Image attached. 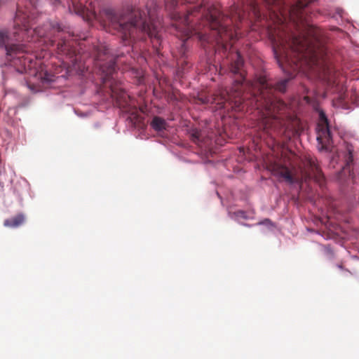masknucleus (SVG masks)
<instances>
[{
    "label": "nucleus",
    "mask_w": 359,
    "mask_h": 359,
    "mask_svg": "<svg viewBox=\"0 0 359 359\" xmlns=\"http://www.w3.org/2000/svg\"><path fill=\"white\" fill-rule=\"evenodd\" d=\"M316 172V175H315V180H320V170H319L318 167H315V171Z\"/></svg>",
    "instance_id": "16"
},
{
    "label": "nucleus",
    "mask_w": 359,
    "mask_h": 359,
    "mask_svg": "<svg viewBox=\"0 0 359 359\" xmlns=\"http://www.w3.org/2000/svg\"><path fill=\"white\" fill-rule=\"evenodd\" d=\"M347 150L348 151V157L346 159V161H347V163H348L349 162H351L353 161V156H352L353 149L350 147H348Z\"/></svg>",
    "instance_id": "15"
},
{
    "label": "nucleus",
    "mask_w": 359,
    "mask_h": 359,
    "mask_svg": "<svg viewBox=\"0 0 359 359\" xmlns=\"http://www.w3.org/2000/svg\"><path fill=\"white\" fill-rule=\"evenodd\" d=\"M25 221V216L22 213H19L14 217L6 219L4 222V225L8 228H18L24 224Z\"/></svg>",
    "instance_id": "8"
},
{
    "label": "nucleus",
    "mask_w": 359,
    "mask_h": 359,
    "mask_svg": "<svg viewBox=\"0 0 359 359\" xmlns=\"http://www.w3.org/2000/svg\"><path fill=\"white\" fill-rule=\"evenodd\" d=\"M158 130H160L161 128H164L165 122L163 119L158 118Z\"/></svg>",
    "instance_id": "17"
},
{
    "label": "nucleus",
    "mask_w": 359,
    "mask_h": 359,
    "mask_svg": "<svg viewBox=\"0 0 359 359\" xmlns=\"http://www.w3.org/2000/svg\"><path fill=\"white\" fill-rule=\"evenodd\" d=\"M150 126L154 130V131H157V116H154L153 118Z\"/></svg>",
    "instance_id": "14"
},
{
    "label": "nucleus",
    "mask_w": 359,
    "mask_h": 359,
    "mask_svg": "<svg viewBox=\"0 0 359 359\" xmlns=\"http://www.w3.org/2000/svg\"><path fill=\"white\" fill-rule=\"evenodd\" d=\"M301 182V184H299V187L302 188L303 187V184H302V182L303 181H299Z\"/></svg>",
    "instance_id": "22"
},
{
    "label": "nucleus",
    "mask_w": 359,
    "mask_h": 359,
    "mask_svg": "<svg viewBox=\"0 0 359 359\" xmlns=\"http://www.w3.org/2000/svg\"><path fill=\"white\" fill-rule=\"evenodd\" d=\"M183 22H184L186 25H189V16L187 15L184 19L183 20Z\"/></svg>",
    "instance_id": "18"
},
{
    "label": "nucleus",
    "mask_w": 359,
    "mask_h": 359,
    "mask_svg": "<svg viewBox=\"0 0 359 359\" xmlns=\"http://www.w3.org/2000/svg\"><path fill=\"white\" fill-rule=\"evenodd\" d=\"M243 83L241 81H236L230 91H226L222 94L221 103L229 102H233L236 107L239 106L247 98V95L243 94Z\"/></svg>",
    "instance_id": "4"
},
{
    "label": "nucleus",
    "mask_w": 359,
    "mask_h": 359,
    "mask_svg": "<svg viewBox=\"0 0 359 359\" xmlns=\"http://www.w3.org/2000/svg\"><path fill=\"white\" fill-rule=\"evenodd\" d=\"M13 40L8 35V32L4 30L0 31V47L5 48L7 55H12L14 53L25 51V47L22 45L13 44Z\"/></svg>",
    "instance_id": "6"
},
{
    "label": "nucleus",
    "mask_w": 359,
    "mask_h": 359,
    "mask_svg": "<svg viewBox=\"0 0 359 359\" xmlns=\"http://www.w3.org/2000/svg\"><path fill=\"white\" fill-rule=\"evenodd\" d=\"M287 80L284 79L276 83L275 88L280 92H284L286 88Z\"/></svg>",
    "instance_id": "12"
},
{
    "label": "nucleus",
    "mask_w": 359,
    "mask_h": 359,
    "mask_svg": "<svg viewBox=\"0 0 359 359\" xmlns=\"http://www.w3.org/2000/svg\"><path fill=\"white\" fill-rule=\"evenodd\" d=\"M318 40V30L314 28L309 29L308 36L294 38L292 41V48L299 53L302 57H310L311 62L317 61L318 54L314 42Z\"/></svg>",
    "instance_id": "2"
},
{
    "label": "nucleus",
    "mask_w": 359,
    "mask_h": 359,
    "mask_svg": "<svg viewBox=\"0 0 359 359\" xmlns=\"http://www.w3.org/2000/svg\"><path fill=\"white\" fill-rule=\"evenodd\" d=\"M233 215L237 218H243V219H247L248 218V217L247 216L246 212L245 211H243V210L236 211V212H234Z\"/></svg>",
    "instance_id": "13"
},
{
    "label": "nucleus",
    "mask_w": 359,
    "mask_h": 359,
    "mask_svg": "<svg viewBox=\"0 0 359 359\" xmlns=\"http://www.w3.org/2000/svg\"><path fill=\"white\" fill-rule=\"evenodd\" d=\"M337 266L341 269H343V266L342 264H338Z\"/></svg>",
    "instance_id": "19"
},
{
    "label": "nucleus",
    "mask_w": 359,
    "mask_h": 359,
    "mask_svg": "<svg viewBox=\"0 0 359 359\" xmlns=\"http://www.w3.org/2000/svg\"><path fill=\"white\" fill-rule=\"evenodd\" d=\"M100 68L102 73L104 74V79L107 81L109 79V76L115 71V62L110 61L108 67H105L104 65H100Z\"/></svg>",
    "instance_id": "11"
},
{
    "label": "nucleus",
    "mask_w": 359,
    "mask_h": 359,
    "mask_svg": "<svg viewBox=\"0 0 359 359\" xmlns=\"http://www.w3.org/2000/svg\"><path fill=\"white\" fill-rule=\"evenodd\" d=\"M270 222V220L269 219H265L264 223L265 222Z\"/></svg>",
    "instance_id": "24"
},
{
    "label": "nucleus",
    "mask_w": 359,
    "mask_h": 359,
    "mask_svg": "<svg viewBox=\"0 0 359 359\" xmlns=\"http://www.w3.org/2000/svg\"><path fill=\"white\" fill-rule=\"evenodd\" d=\"M194 136L196 138H198V133H196V134H194Z\"/></svg>",
    "instance_id": "20"
},
{
    "label": "nucleus",
    "mask_w": 359,
    "mask_h": 359,
    "mask_svg": "<svg viewBox=\"0 0 359 359\" xmlns=\"http://www.w3.org/2000/svg\"><path fill=\"white\" fill-rule=\"evenodd\" d=\"M128 119L132 122L133 127L142 130L141 133L147 130V127H145L144 123H142L141 118L138 116L136 111L132 112Z\"/></svg>",
    "instance_id": "10"
},
{
    "label": "nucleus",
    "mask_w": 359,
    "mask_h": 359,
    "mask_svg": "<svg viewBox=\"0 0 359 359\" xmlns=\"http://www.w3.org/2000/svg\"><path fill=\"white\" fill-rule=\"evenodd\" d=\"M141 138L144 139V138H147V137L144 134H142V135L141 136Z\"/></svg>",
    "instance_id": "21"
},
{
    "label": "nucleus",
    "mask_w": 359,
    "mask_h": 359,
    "mask_svg": "<svg viewBox=\"0 0 359 359\" xmlns=\"http://www.w3.org/2000/svg\"><path fill=\"white\" fill-rule=\"evenodd\" d=\"M271 87L272 84L265 76L259 77L252 87L255 104L264 129L276 127L278 118L275 112L281 110L285 106L283 102L275 100L270 96L269 91Z\"/></svg>",
    "instance_id": "1"
},
{
    "label": "nucleus",
    "mask_w": 359,
    "mask_h": 359,
    "mask_svg": "<svg viewBox=\"0 0 359 359\" xmlns=\"http://www.w3.org/2000/svg\"><path fill=\"white\" fill-rule=\"evenodd\" d=\"M268 169L274 176L281 177L285 180H292L290 170L278 163H271L268 166Z\"/></svg>",
    "instance_id": "7"
},
{
    "label": "nucleus",
    "mask_w": 359,
    "mask_h": 359,
    "mask_svg": "<svg viewBox=\"0 0 359 359\" xmlns=\"http://www.w3.org/2000/svg\"><path fill=\"white\" fill-rule=\"evenodd\" d=\"M115 26L116 28H118L119 31L122 32L124 40L130 38L135 29L139 28L142 31H147L148 27L141 19H137L136 18L126 23L120 22L115 25Z\"/></svg>",
    "instance_id": "5"
},
{
    "label": "nucleus",
    "mask_w": 359,
    "mask_h": 359,
    "mask_svg": "<svg viewBox=\"0 0 359 359\" xmlns=\"http://www.w3.org/2000/svg\"><path fill=\"white\" fill-rule=\"evenodd\" d=\"M319 123L317 126L318 148L320 151H329L332 148V138L325 114L320 111Z\"/></svg>",
    "instance_id": "3"
},
{
    "label": "nucleus",
    "mask_w": 359,
    "mask_h": 359,
    "mask_svg": "<svg viewBox=\"0 0 359 359\" xmlns=\"http://www.w3.org/2000/svg\"><path fill=\"white\" fill-rule=\"evenodd\" d=\"M233 59L234 60V62L231 65V71L233 74H240L241 78L242 79H243V76L242 73L240 72L241 71V68L243 65V60L241 58V55H240L238 52L236 51L235 53H233Z\"/></svg>",
    "instance_id": "9"
},
{
    "label": "nucleus",
    "mask_w": 359,
    "mask_h": 359,
    "mask_svg": "<svg viewBox=\"0 0 359 359\" xmlns=\"http://www.w3.org/2000/svg\"><path fill=\"white\" fill-rule=\"evenodd\" d=\"M347 169H348V168H346H346H343V171H344V172H345Z\"/></svg>",
    "instance_id": "23"
}]
</instances>
